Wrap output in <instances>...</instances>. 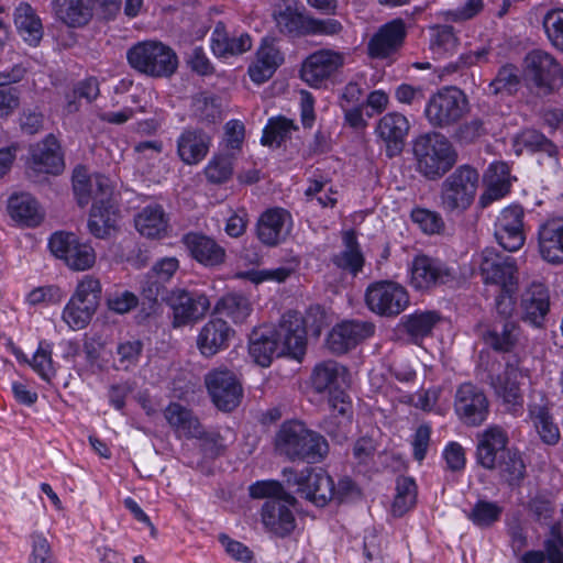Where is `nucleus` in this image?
I'll use <instances>...</instances> for the list:
<instances>
[{
    "instance_id": "nucleus-1",
    "label": "nucleus",
    "mask_w": 563,
    "mask_h": 563,
    "mask_svg": "<svg viewBox=\"0 0 563 563\" xmlns=\"http://www.w3.org/2000/svg\"><path fill=\"white\" fill-rule=\"evenodd\" d=\"M324 325L320 307H310L302 317L297 311L283 314L277 328L262 325L250 334L249 353L261 366H269L274 356L289 355L300 360L307 347L306 335L319 336Z\"/></svg>"
},
{
    "instance_id": "nucleus-2",
    "label": "nucleus",
    "mask_w": 563,
    "mask_h": 563,
    "mask_svg": "<svg viewBox=\"0 0 563 563\" xmlns=\"http://www.w3.org/2000/svg\"><path fill=\"white\" fill-rule=\"evenodd\" d=\"M73 191L80 207L93 203L89 213L88 229L98 239H104L117 229L120 210L114 199V186L103 176L96 175L93 179L80 175L78 169L73 172Z\"/></svg>"
},
{
    "instance_id": "nucleus-3",
    "label": "nucleus",
    "mask_w": 563,
    "mask_h": 563,
    "mask_svg": "<svg viewBox=\"0 0 563 563\" xmlns=\"http://www.w3.org/2000/svg\"><path fill=\"white\" fill-rule=\"evenodd\" d=\"M275 450L290 462L320 463L329 453L323 435L298 420L283 422L275 435Z\"/></svg>"
},
{
    "instance_id": "nucleus-4",
    "label": "nucleus",
    "mask_w": 563,
    "mask_h": 563,
    "mask_svg": "<svg viewBox=\"0 0 563 563\" xmlns=\"http://www.w3.org/2000/svg\"><path fill=\"white\" fill-rule=\"evenodd\" d=\"M417 172L428 180H439L457 162V152L441 133L430 132L418 136L412 146Z\"/></svg>"
},
{
    "instance_id": "nucleus-5",
    "label": "nucleus",
    "mask_w": 563,
    "mask_h": 563,
    "mask_svg": "<svg viewBox=\"0 0 563 563\" xmlns=\"http://www.w3.org/2000/svg\"><path fill=\"white\" fill-rule=\"evenodd\" d=\"M126 59L134 70L153 78H169L178 68L175 51L158 41L134 44L128 49Z\"/></svg>"
},
{
    "instance_id": "nucleus-6",
    "label": "nucleus",
    "mask_w": 563,
    "mask_h": 563,
    "mask_svg": "<svg viewBox=\"0 0 563 563\" xmlns=\"http://www.w3.org/2000/svg\"><path fill=\"white\" fill-rule=\"evenodd\" d=\"M479 174L468 164L456 167L440 186V207L448 213H462L474 202Z\"/></svg>"
},
{
    "instance_id": "nucleus-7",
    "label": "nucleus",
    "mask_w": 563,
    "mask_h": 563,
    "mask_svg": "<svg viewBox=\"0 0 563 563\" xmlns=\"http://www.w3.org/2000/svg\"><path fill=\"white\" fill-rule=\"evenodd\" d=\"M470 111L466 95L456 87H443L433 93L424 107V117L434 129H448Z\"/></svg>"
},
{
    "instance_id": "nucleus-8",
    "label": "nucleus",
    "mask_w": 563,
    "mask_h": 563,
    "mask_svg": "<svg viewBox=\"0 0 563 563\" xmlns=\"http://www.w3.org/2000/svg\"><path fill=\"white\" fill-rule=\"evenodd\" d=\"M283 476L289 488L295 487L298 496L318 507H324L333 498V478L322 468L305 467L297 472L292 467H286Z\"/></svg>"
},
{
    "instance_id": "nucleus-9",
    "label": "nucleus",
    "mask_w": 563,
    "mask_h": 563,
    "mask_svg": "<svg viewBox=\"0 0 563 563\" xmlns=\"http://www.w3.org/2000/svg\"><path fill=\"white\" fill-rule=\"evenodd\" d=\"M526 80L543 95H549L562 85L563 69L550 53L542 49L529 52L523 59Z\"/></svg>"
},
{
    "instance_id": "nucleus-10",
    "label": "nucleus",
    "mask_w": 563,
    "mask_h": 563,
    "mask_svg": "<svg viewBox=\"0 0 563 563\" xmlns=\"http://www.w3.org/2000/svg\"><path fill=\"white\" fill-rule=\"evenodd\" d=\"M453 409L462 424L475 428L487 420L490 402L481 387L472 383H463L455 390Z\"/></svg>"
},
{
    "instance_id": "nucleus-11",
    "label": "nucleus",
    "mask_w": 563,
    "mask_h": 563,
    "mask_svg": "<svg viewBox=\"0 0 563 563\" xmlns=\"http://www.w3.org/2000/svg\"><path fill=\"white\" fill-rule=\"evenodd\" d=\"M167 306L172 310L173 327L183 328L201 320L209 311L211 302L201 291L175 288L170 290Z\"/></svg>"
},
{
    "instance_id": "nucleus-12",
    "label": "nucleus",
    "mask_w": 563,
    "mask_h": 563,
    "mask_svg": "<svg viewBox=\"0 0 563 563\" xmlns=\"http://www.w3.org/2000/svg\"><path fill=\"white\" fill-rule=\"evenodd\" d=\"M479 272L485 284L515 291L517 286V263L512 256L486 247L479 254Z\"/></svg>"
},
{
    "instance_id": "nucleus-13",
    "label": "nucleus",
    "mask_w": 563,
    "mask_h": 563,
    "mask_svg": "<svg viewBox=\"0 0 563 563\" xmlns=\"http://www.w3.org/2000/svg\"><path fill=\"white\" fill-rule=\"evenodd\" d=\"M365 301L369 310L380 316H398L409 303V296L405 287L390 280L371 284L365 294Z\"/></svg>"
},
{
    "instance_id": "nucleus-14",
    "label": "nucleus",
    "mask_w": 563,
    "mask_h": 563,
    "mask_svg": "<svg viewBox=\"0 0 563 563\" xmlns=\"http://www.w3.org/2000/svg\"><path fill=\"white\" fill-rule=\"evenodd\" d=\"M345 55L330 48L318 49L301 64L300 77L309 86L319 88L334 77L344 66Z\"/></svg>"
},
{
    "instance_id": "nucleus-15",
    "label": "nucleus",
    "mask_w": 563,
    "mask_h": 563,
    "mask_svg": "<svg viewBox=\"0 0 563 563\" xmlns=\"http://www.w3.org/2000/svg\"><path fill=\"white\" fill-rule=\"evenodd\" d=\"M206 385L218 409L232 411L240 405L243 389L232 371L221 367L209 372Z\"/></svg>"
},
{
    "instance_id": "nucleus-16",
    "label": "nucleus",
    "mask_w": 563,
    "mask_h": 563,
    "mask_svg": "<svg viewBox=\"0 0 563 563\" xmlns=\"http://www.w3.org/2000/svg\"><path fill=\"white\" fill-rule=\"evenodd\" d=\"M455 278V272L445 263L428 255H417L410 265V284L418 290L448 284Z\"/></svg>"
},
{
    "instance_id": "nucleus-17",
    "label": "nucleus",
    "mask_w": 563,
    "mask_h": 563,
    "mask_svg": "<svg viewBox=\"0 0 563 563\" xmlns=\"http://www.w3.org/2000/svg\"><path fill=\"white\" fill-rule=\"evenodd\" d=\"M295 503L285 498L266 500L261 509V520L265 531L277 538L289 537L297 527L296 516L290 508Z\"/></svg>"
},
{
    "instance_id": "nucleus-18",
    "label": "nucleus",
    "mask_w": 563,
    "mask_h": 563,
    "mask_svg": "<svg viewBox=\"0 0 563 563\" xmlns=\"http://www.w3.org/2000/svg\"><path fill=\"white\" fill-rule=\"evenodd\" d=\"M101 296L99 279L86 275L73 295V330L85 328L91 320Z\"/></svg>"
},
{
    "instance_id": "nucleus-19",
    "label": "nucleus",
    "mask_w": 563,
    "mask_h": 563,
    "mask_svg": "<svg viewBox=\"0 0 563 563\" xmlns=\"http://www.w3.org/2000/svg\"><path fill=\"white\" fill-rule=\"evenodd\" d=\"M476 462L485 470L493 471L508 451V433L497 424L489 426L476 435Z\"/></svg>"
},
{
    "instance_id": "nucleus-20",
    "label": "nucleus",
    "mask_w": 563,
    "mask_h": 563,
    "mask_svg": "<svg viewBox=\"0 0 563 563\" xmlns=\"http://www.w3.org/2000/svg\"><path fill=\"white\" fill-rule=\"evenodd\" d=\"M476 332L490 349L507 353L511 352L518 344L521 331L517 321L497 318L489 324H477Z\"/></svg>"
},
{
    "instance_id": "nucleus-21",
    "label": "nucleus",
    "mask_w": 563,
    "mask_h": 563,
    "mask_svg": "<svg viewBox=\"0 0 563 563\" xmlns=\"http://www.w3.org/2000/svg\"><path fill=\"white\" fill-rule=\"evenodd\" d=\"M523 209L520 206L505 208L495 222V238L509 252L519 250L525 243Z\"/></svg>"
},
{
    "instance_id": "nucleus-22",
    "label": "nucleus",
    "mask_w": 563,
    "mask_h": 563,
    "mask_svg": "<svg viewBox=\"0 0 563 563\" xmlns=\"http://www.w3.org/2000/svg\"><path fill=\"white\" fill-rule=\"evenodd\" d=\"M375 327L366 321H343L330 331L327 345L334 354H344L374 334Z\"/></svg>"
},
{
    "instance_id": "nucleus-23",
    "label": "nucleus",
    "mask_w": 563,
    "mask_h": 563,
    "mask_svg": "<svg viewBox=\"0 0 563 563\" xmlns=\"http://www.w3.org/2000/svg\"><path fill=\"white\" fill-rule=\"evenodd\" d=\"M520 313L522 321L542 328L550 312V291L539 282L531 283L521 294Z\"/></svg>"
},
{
    "instance_id": "nucleus-24",
    "label": "nucleus",
    "mask_w": 563,
    "mask_h": 563,
    "mask_svg": "<svg viewBox=\"0 0 563 563\" xmlns=\"http://www.w3.org/2000/svg\"><path fill=\"white\" fill-rule=\"evenodd\" d=\"M291 216L283 208L265 210L256 223V236L266 246L284 242L290 232Z\"/></svg>"
},
{
    "instance_id": "nucleus-25",
    "label": "nucleus",
    "mask_w": 563,
    "mask_h": 563,
    "mask_svg": "<svg viewBox=\"0 0 563 563\" xmlns=\"http://www.w3.org/2000/svg\"><path fill=\"white\" fill-rule=\"evenodd\" d=\"M406 35V25L401 19L382 25L367 44L368 55L373 58L391 56L402 46Z\"/></svg>"
},
{
    "instance_id": "nucleus-26",
    "label": "nucleus",
    "mask_w": 563,
    "mask_h": 563,
    "mask_svg": "<svg viewBox=\"0 0 563 563\" xmlns=\"http://www.w3.org/2000/svg\"><path fill=\"white\" fill-rule=\"evenodd\" d=\"M528 410L542 442L548 445H555L561 439V433L550 413V402L543 391L532 390Z\"/></svg>"
},
{
    "instance_id": "nucleus-27",
    "label": "nucleus",
    "mask_w": 563,
    "mask_h": 563,
    "mask_svg": "<svg viewBox=\"0 0 563 563\" xmlns=\"http://www.w3.org/2000/svg\"><path fill=\"white\" fill-rule=\"evenodd\" d=\"M29 166L38 174L58 175L63 170L60 145L53 134L30 147Z\"/></svg>"
},
{
    "instance_id": "nucleus-28",
    "label": "nucleus",
    "mask_w": 563,
    "mask_h": 563,
    "mask_svg": "<svg viewBox=\"0 0 563 563\" xmlns=\"http://www.w3.org/2000/svg\"><path fill=\"white\" fill-rule=\"evenodd\" d=\"M212 137L202 129L186 128L176 140L178 158L188 166L198 165L208 155Z\"/></svg>"
},
{
    "instance_id": "nucleus-29",
    "label": "nucleus",
    "mask_w": 563,
    "mask_h": 563,
    "mask_svg": "<svg viewBox=\"0 0 563 563\" xmlns=\"http://www.w3.org/2000/svg\"><path fill=\"white\" fill-rule=\"evenodd\" d=\"M7 213L19 228L35 229L44 221V212L29 192H13L7 201Z\"/></svg>"
},
{
    "instance_id": "nucleus-30",
    "label": "nucleus",
    "mask_w": 563,
    "mask_h": 563,
    "mask_svg": "<svg viewBox=\"0 0 563 563\" xmlns=\"http://www.w3.org/2000/svg\"><path fill=\"white\" fill-rule=\"evenodd\" d=\"M519 377L520 372L512 365H507L501 373L490 377L489 384L496 398L508 411L517 412L523 406Z\"/></svg>"
},
{
    "instance_id": "nucleus-31",
    "label": "nucleus",
    "mask_w": 563,
    "mask_h": 563,
    "mask_svg": "<svg viewBox=\"0 0 563 563\" xmlns=\"http://www.w3.org/2000/svg\"><path fill=\"white\" fill-rule=\"evenodd\" d=\"M284 60V54L275 41L268 37L263 38L256 52L255 60L247 69L251 80L257 85L264 84L273 77Z\"/></svg>"
},
{
    "instance_id": "nucleus-32",
    "label": "nucleus",
    "mask_w": 563,
    "mask_h": 563,
    "mask_svg": "<svg viewBox=\"0 0 563 563\" xmlns=\"http://www.w3.org/2000/svg\"><path fill=\"white\" fill-rule=\"evenodd\" d=\"M409 128L408 119L399 112L386 113L379 120L376 130L386 145L388 157H395L402 152Z\"/></svg>"
},
{
    "instance_id": "nucleus-33",
    "label": "nucleus",
    "mask_w": 563,
    "mask_h": 563,
    "mask_svg": "<svg viewBox=\"0 0 563 563\" xmlns=\"http://www.w3.org/2000/svg\"><path fill=\"white\" fill-rule=\"evenodd\" d=\"M234 335V330L221 318L210 319L200 330L197 346L207 357L225 350Z\"/></svg>"
},
{
    "instance_id": "nucleus-34",
    "label": "nucleus",
    "mask_w": 563,
    "mask_h": 563,
    "mask_svg": "<svg viewBox=\"0 0 563 563\" xmlns=\"http://www.w3.org/2000/svg\"><path fill=\"white\" fill-rule=\"evenodd\" d=\"M538 246L541 257L548 263H563V219H551L540 225Z\"/></svg>"
},
{
    "instance_id": "nucleus-35",
    "label": "nucleus",
    "mask_w": 563,
    "mask_h": 563,
    "mask_svg": "<svg viewBox=\"0 0 563 563\" xmlns=\"http://www.w3.org/2000/svg\"><path fill=\"white\" fill-rule=\"evenodd\" d=\"M183 242L190 255L207 267L219 266L224 263L225 250L213 239L200 233H187Z\"/></svg>"
},
{
    "instance_id": "nucleus-36",
    "label": "nucleus",
    "mask_w": 563,
    "mask_h": 563,
    "mask_svg": "<svg viewBox=\"0 0 563 563\" xmlns=\"http://www.w3.org/2000/svg\"><path fill=\"white\" fill-rule=\"evenodd\" d=\"M164 417L178 438L201 439L205 429L192 411L178 402H170Z\"/></svg>"
},
{
    "instance_id": "nucleus-37",
    "label": "nucleus",
    "mask_w": 563,
    "mask_h": 563,
    "mask_svg": "<svg viewBox=\"0 0 563 563\" xmlns=\"http://www.w3.org/2000/svg\"><path fill=\"white\" fill-rule=\"evenodd\" d=\"M252 47V38L247 33L230 36L225 24L218 22L211 34V48L219 57H229L243 54Z\"/></svg>"
},
{
    "instance_id": "nucleus-38",
    "label": "nucleus",
    "mask_w": 563,
    "mask_h": 563,
    "mask_svg": "<svg viewBox=\"0 0 563 563\" xmlns=\"http://www.w3.org/2000/svg\"><path fill=\"white\" fill-rule=\"evenodd\" d=\"M14 24L24 43L31 47L40 45L44 34L43 24L31 4L21 2L15 8Z\"/></svg>"
},
{
    "instance_id": "nucleus-39",
    "label": "nucleus",
    "mask_w": 563,
    "mask_h": 563,
    "mask_svg": "<svg viewBox=\"0 0 563 563\" xmlns=\"http://www.w3.org/2000/svg\"><path fill=\"white\" fill-rule=\"evenodd\" d=\"M342 243L343 250L334 254L331 261L338 268L355 276L363 269L365 263L355 231H344L342 234Z\"/></svg>"
},
{
    "instance_id": "nucleus-40",
    "label": "nucleus",
    "mask_w": 563,
    "mask_h": 563,
    "mask_svg": "<svg viewBox=\"0 0 563 563\" xmlns=\"http://www.w3.org/2000/svg\"><path fill=\"white\" fill-rule=\"evenodd\" d=\"M134 222L140 234L147 239H163L167 235L168 219L159 205L145 207Z\"/></svg>"
},
{
    "instance_id": "nucleus-41",
    "label": "nucleus",
    "mask_w": 563,
    "mask_h": 563,
    "mask_svg": "<svg viewBox=\"0 0 563 563\" xmlns=\"http://www.w3.org/2000/svg\"><path fill=\"white\" fill-rule=\"evenodd\" d=\"M441 319V314L437 311H416L405 316L401 324L411 342L419 344L424 338L432 334V330Z\"/></svg>"
},
{
    "instance_id": "nucleus-42",
    "label": "nucleus",
    "mask_w": 563,
    "mask_h": 563,
    "mask_svg": "<svg viewBox=\"0 0 563 563\" xmlns=\"http://www.w3.org/2000/svg\"><path fill=\"white\" fill-rule=\"evenodd\" d=\"M96 2L108 20L113 19L121 9V0H73V27L84 26L91 20Z\"/></svg>"
},
{
    "instance_id": "nucleus-43",
    "label": "nucleus",
    "mask_w": 563,
    "mask_h": 563,
    "mask_svg": "<svg viewBox=\"0 0 563 563\" xmlns=\"http://www.w3.org/2000/svg\"><path fill=\"white\" fill-rule=\"evenodd\" d=\"M488 173L487 189L479 199L483 207L505 197L509 192L510 188V183L508 180L509 169L505 163L492 164Z\"/></svg>"
},
{
    "instance_id": "nucleus-44",
    "label": "nucleus",
    "mask_w": 563,
    "mask_h": 563,
    "mask_svg": "<svg viewBox=\"0 0 563 563\" xmlns=\"http://www.w3.org/2000/svg\"><path fill=\"white\" fill-rule=\"evenodd\" d=\"M495 470L500 478L509 486H519L526 476V464L520 452L516 449L508 451L500 457Z\"/></svg>"
},
{
    "instance_id": "nucleus-45",
    "label": "nucleus",
    "mask_w": 563,
    "mask_h": 563,
    "mask_svg": "<svg viewBox=\"0 0 563 563\" xmlns=\"http://www.w3.org/2000/svg\"><path fill=\"white\" fill-rule=\"evenodd\" d=\"M277 27L283 34L291 37L307 36L310 16L305 15L290 5L279 11L275 16Z\"/></svg>"
},
{
    "instance_id": "nucleus-46",
    "label": "nucleus",
    "mask_w": 563,
    "mask_h": 563,
    "mask_svg": "<svg viewBox=\"0 0 563 563\" xmlns=\"http://www.w3.org/2000/svg\"><path fill=\"white\" fill-rule=\"evenodd\" d=\"M214 311L231 319L234 323H243L251 314L252 307L243 295L228 294L218 300Z\"/></svg>"
},
{
    "instance_id": "nucleus-47",
    "label": "nucleus",
    "mask_w": 563,
    "mask_h": 563,
    "mask_svg": "<svg viewBox=\"0 0 563 563\" xmlns=\"http://www.w3.org/2000/svg\"><path fill=\"white\" fill-rule=\"evenodd\" d=\"M417 500V485L411 477H398L396 483V496L391 505L394 516L401 517L409 511Z\"/></svg>"
},
{
    "instance_id": "nucleus-48",
    "label": "nucleus",
    "mask_w": 563,
    "mask_h": 563,
    "mask_svg": "<svg viewBox=\"0 0 563 563\" xmlns=\"http://www.w3.org/2000/svg\"><path fill=\"white\" fill-rule=\"evenodd\" d=\"M297 130L294 122L285 117L271 118L264 128L261 142L265 146L279 147Z\"/></svg>"
},
{
    "instance_id": "nucleus-49",
    "label": "nucleus",
    "mask_w": 563,
    "mask_h": 563,
    "mask_svg": "<svg viewBox=\"0 0 563 563\" xmlns=\"http://www.w3.org/2000/svg\"><path fill=\"white\" fill-rule=\"evenodd\" d=\"M52 354L53 344L47 340H41L30 360V367L33 372L47 383H51L52 378L55 376Z\"/></svg>"
},
{
    "instance_id": "nucleus-50",
    "label": "nucleus",
    "mask_w": 563,
    "mask_h": 563,
    "mask_svg": "<svg viewBox=\"0 0 563 563\" xmlns=\"http://www.w3.org/2000/svg\"><path fill=\"white\" fill-rule=\"evenodd\" d=\"M503 507L495 501L478 500L467 514V518L482 529L489 528L499 521Z\"/></svg>"
},
{
    "instance_id": "nucleus-51",
    "label": "nucleus",
    "mask_w": 563,
    "mask_h": 563,
    "mask_svg": "<svg viewBox=\"0 0 563 563\" xmlns=\"http://www.w3.org/2000/svg\"><path fill=\"white\" fill-rule=\"evenodd\" d=\"M519 142L527 150L534 153H544L558 163V146L545 135L534 129H527L519 135Z\"/></svg>"
},
{
    "instance_id": "nucleus-52",
    "label": "nucleus",
    "mask_w": 563,
    "mask_h": 563,
    "mask_svg": "<svg viewBox=\"0 0 563 563\" xmlns=\"http://www.w3.org/2000/svg\"><path fill=\"white\" fill-rule=\"evenodd\" d=\"M21 91L13 85L10 74L0 71V118L10 117L20 106Z\"/></svg>"
},
{
    "instance_id": "nucleus-53",
    "label": "nucleus",
    "mask_w": 563,
    "mask_h": 563,
    "mask_svg": "<svg viewBox=\"0 0 563 563\" xmlns=\"http://www.w3.org/2000/svg\"><path fill=\"white\" fill-rule=\"evenodd\" d=\"M203 173L209 183L224 184L233 175V158L229 155H216L209 161Z\"/></svg>"
},
{
    "instance_id": "nucleus-54",
    "label": "nucleus",
    "mask_w": 563,
    "mask_h": 563,
    "mask_svg": "<svg viewBox=\"0 0 563 563\" xmlns=\"http://www.w3.org/2000/svg\"><path fill=\"white\" fill-rule=\"evenodd\" d=\"M519 82L520 79L516 66L506 64L499 68L496 77L489 84V88L494 95H511L517 91Z\"/></svg>"
},
{
    "instance_id": "nucleus-55",
    "label": "nucleus",
    "mask_w": 563,
    "mask_h": 563,
    "mask_svg": "<svg viewBox=\"0 0 563 563\" xmlns=\"http://www.w3.org/2000/svg\"><path fill=\"white\" fill-rule=\"evenodd\" d=\"M431 48L434 54L442 56L446 53L455 51L459 45V38L451 25H438L434 27Z\"/></svg>"
},
{
    "instance_id": "nucleus-56",
    "label": "nucleus",
    "mask_w": 563,
    "mask_h": 563,
    "mask_svg": "<svg viewBox=\"0 0 563 563\" xmlns=\"http://www.w3.org/2000/svg\"><path fill=\"white\" fill-rule=\"evenodd\" d=\"M64 292L60 287L56 285L40 286L33 288L25 296V303L31 307L40 305H56L62 301Z\"/></svg>"
},
{
    "instance_id": "nucleus-57",
    "label": "nucleus",
    "mask_w": 563,
    "mask_h": 563,
    "mask_svg": "<svg viewBox=\"0 0 563 563\" xmlns=\"http://www.w3.org/2000/svg\"><path fill=\"white\" fill-rule=\"evenodd\" d=\"M250 495L253 498H285L290 503H296V498L286 493L284 486L277 481H260L252 484L249 488Z\"/></svg>"
},
{
    "instance_id": "nucleus-58",
    "label": "nucleus",
    "mask_w": 563,
    "mask_h": 563,
    "mask_svg": "<svg viewBox=\"0 0 563 563\" xmlns=\"http://www.w3.org/2000/svg\"><path fill=\"white\" fill-rule=\"evenodd\" d=\"M166 283L156 278L151 273H146L141 283V295L144 300L151 305L156 303L159 299L167 303L170 291L166 287Z\"/></svg>"
},
{
    "instance_id": "nucleus-59",
    "label": "nucleus",
    "mask_w": 563,
    "mask_h": 563,
    "mask_svg": "<svg viewBox=\"0 0 563 563\" xmlns=\"http://www.w3.org/2000/svg\"><path fill=\"white\" fill-rule=\"evenodd\" d=\"M339 365L333 361L317 365L312 373V385L318 393L329 389L338 379Z\"/></svg>"
},
{
    "instance_id": "nucleus-60",
    "label": "nucleus",
    "mask_w": 563,
    "mask_h": 563,
    "mask_svg": "<svg viewBox=\"0 0 563 563\" xmlns=\"http://www.w3.org/2000/svg\"><path fill=\"white\" fill-rule=\"evenodd\" d=\"M543 548L549 563H563V529L560 525L551 526Z\"/></svg>"
},
{
    "instance_id": "nucleus-61",
    "label": "nucleus",
    "mask_w": 563,
    "mask_h": 563,
    "mask_svg": "<svg viewBox=\"0 0 563 563\" xmlns=\"http://www.w3.org/2000/svg\"><path fill=\"white\" fill-rule=\"evenodd\" d=\"M194 114L200 121L214 122L220 118L217 99L206 93L198 95L192 102Z\"/></svg>"
},
{
    "instance_id": "nucleus-62",
    "label": "nucleus",
    "mask_w": 563,
    "mask_h": 563,
    "mask_svg": "<svg viewBox=\"0 0 563 563\" xmlns=\"http://www.w3.org/2000/svg\"><path fill=\"white\" fill-rule=\"evenodd\" d=\"M543 26L551 43L563 51V10H551L543 19Z\"/></svg>"
},
{
    "instance_id": "nucleus-63",
    "label": "nucleus",
    "mask_w": 563,
    "mask_h": 563,
    "mask_svg": "<svg viewBox=\"0 0 563 563\" xmlns=\"http://www.w3.org/2000/svg\"><path fill=\"white\" fill-rule=\"evenodd\" d=\"M411 219L424 233L428 234L439 233L444 227L442 217L438 212L430 211L428 209H413L411 212Z\"/></svg>"
},
{
    "instance_id": "nucleus-64",
    "label": "nucleus",
    "mask_w": 563,
    "mask_h": 563,
    "mask_svg": "<svg viewBox=\"0 0 563 563\" xmlns=\"http://www.w3.org/2000/svg\"><path fill=\"white\" fill-rule=\"evenodd\" d=\"M487 133L488 130L485 122L482 119L475 118L459 125L455 131V139L462 144H472Z\"/></svg>"
}]
</instances>
